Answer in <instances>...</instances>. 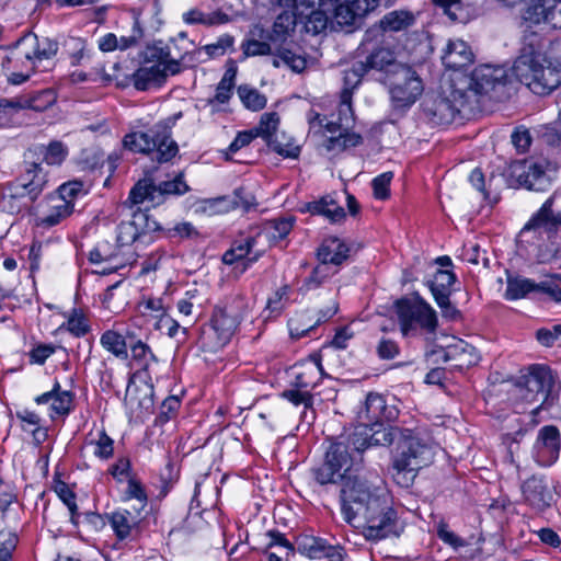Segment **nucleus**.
Here are the masks:
<instances>
[{
	"instance_id": "1",
	"label": "nucleus",
	"mask_w": 561,
	"mask_h": 561,
	"mask_svg": "<svg viewBox=\"0 0 561 561\" xmlns=\"http://www.w3.org/2000/svg\"><path fill=\"white\" fill-rule=\"evenodd\" d=\"M344 519L363 528L369 539H382L393 534L396 513L359 476L347 474L341 488Z\"/></svg>"
},
{
	"instance_id": "2",
	"label": "nucleus",
	"mask_w": 561,
	"mask_h": 561,
	"mask_svg": "<svg viewBox=\"0 0 561 561\" xmlns=\"http://www.w3.org/2000/svg\"><path fill=\"white\" fill-rule=\"evenodd\" d=\"M550 43L536 31L526 27L513 73L534 94L545 96L561 84V62L549 55Z\"/></svg>"
},
{
	"instance_id": "3",
	"label": "nucleus",
	"mask_w": 561,
	"mask_h": 561,
	"mask_svg": "<svg viewBox=\"0 0 561 561\" xmlns=\"http://www.w3.org/2000/svg\"><path fill=\"white\" fill-rule=\"evenodd\" d=\"M57 51V42L47 37L41 39L32 32L24 34L9 47L8 55L2 60V68L8 72V81L21 84L37 71H48Z\"/></svg>"
},
{
	"instance_id": "4",
	"label": "nucleus",
	"mask_w": 561,
	"mask_h": 561,
	"mask_svg": "<svg viewBox=\"0 0 561 561\" xmlns=\"http://www.w3.org/2000/svg\"><path fill=\"white\" fill-rule=\"evenodd\" d=\"M508 76L503 67L482 65L470 73L459 72L454 76L456 92L463 98L469 110H473L483 96L502 101L507 96Z\"/></svg>"
},
{
	"instance_id": "5",
	"label": "nucleus",
	"mask_w": 561,
	"mask_h": 561,
	"mask_svg": "<svg viewBox=\"0 0 561 561\" xmlns=\"http://www.w3.org/2000/svg\"><path fill=\"white\" fill-rule=\"evenodd\" d=\"M433 459L434 449L431 444L410 430L400 432L392 463L394 482L402 488L411 486L419 470L431 465Z\"/></svg>"
},
{
	"instance_id": "6",
	"label": "nucleus",
	"mask_w": 561,
	"mask_h": 561,
	"mask_svg": "<svg viewBox=\"0 0 561 561\" xmlns=\"http://www.w3.org/2000/svg\"><path fill=\"white\" fill-rule=\"evenodd\" d=\"M277 1L283 11L277 14L272 31L268 34V39L275 45V51H277L283 65L289 67L295 72H300L306 68V59L286 48L285 43L295 30L298 18L305 15L306 11L312 7V2L309 0Z\"/></svg>"
},
{
	"instance_id": "7",
	"label": "nucleus",
	"mask_w": 561,
	"mask_h": 561,
	"mask_svg": "<svg viewBox=\"0 0 561 561\" xmlns=\"http://www.w3.org/2000/svg\"><path fill=\"white\" fill-rule=\"evenodd\" d=\"M394 309L403 336L435 334L438 327L436 312L419 294L396 300Z\"/></svg>"
},
{
	"instance_id": "8",
	"label": "nucleus",
	"mask_w": 561,
	"mask_h": 561,
	"mask_svg": "<svg viewBox=\"0 0 561 561\" xmlns=\"http://www.w3.org/2000/svg\"><path fill=\"white\" fill-rule=\"evenodd\" d=\"M460 96L454 87L453 77L449 79L448 87L442 92L425 95L421 104L422 114L434 126L450 124L460 108L468 107L466 100Z\"/></svg>"
},
{
	"instance_id": "9",
	"label": "nucleus",
	"mask_w": 561,
	"mask_h": 561,
	"mask_svg": "<svg viewBox=\"0 0 561 561\" xmlns=\"http://www.w3.org/2000/svg\"><path fill=\"white\" fill-rule=\"evenodd\" d=\"M385 83L389 87L392 104L397 108L410 107L423 92L422 80L407 64Z\"/></svg>"
},
{
	"instance_id": "10",
	"label": "nucleus",
	"mask_w": 561,
	"mask_h": 561,
	"mask_svg": "<svg viewBox=\"0 0 561 561\" xmlns=\"http://www.w3.org/2000/svg\"><path fill=\"white\" fill-rule=\"evenodd\" d=\"M240 323V314L233 307H217L208 331L203 332V346L217 351L226 345Z\"/></svg>"
},
{
	"instance_id": "11",
	"label": "nucleus",
	"mask_w": 561,
	"mask_h": 561,
	"mask_svg": "<svg viewBox=\"0 0 561 561\" xmlns=\"http://www.w3.org/2000/svg\"><path fill=\"white\" fill-rule=\"evenodd\" d=\"M352 459L343 443L331 444L321 466L313 468L314 479L320 484L343 482L350 472Z\"/></svg>"
},
{
	"instance_id": "12",
	"label": "nucleus",
	"mask_w": 561,
	"mask_h": 561,
	"mask_svg": "<svg viewBox=\"0 0 561 561\" xmlns=\"http://www.w3.org/2000/svg\"><path fill=\"white\" fill-rule=\"evenodd\" d=\"M557 164L546 159L524 161L514 167L513 173L520 185L529 191L545 192L551 187Z\"/></svg>"
},
{
	"instance_id": "13",
	"label": "nucleus",
	"mask_w": 561,
	"mask_h": 561,
	"mask_svg": "<svg viewBox=\"0 0 561 561\" xmlns=\"http://www.w3.org/2000/svg\"><path fill=\"white\" fill-rule=\"evenodd\" d=\"M553 387L551 370L545 366H535L526 376L523 398L529 403H539L536 411L545 404H551L549 401L552 400Z\"/></svg>"
},
{
	"instance_id": "14",
	"label": "nucleus",
	"mask_w": 561,
	"mask_h": 561,
	"mask_svg": "<svg viewBox=\"0 0 561 561\" xmlns=\"http://www.w3.org/2000/svg\"><path fill=\"white\" fill-rule=\"evenodd\" d=\"M25 165L24 173L10 184L15 191H19V195L25 196L31 207L47 184V173L44 172L39 162L25 161Z\"/></svg>"
},
{
	"instance_id": "15",
	"label": "nucleus",
	"mask_w": 561,
	"mask_h": 561,
	"mask_svg": "<svg viewBox=\"0 0 561 561\" xmlns=\"http://www.w3.org/2000/svg\"><path fill=\"white\" fill-rule=\"evenodd\" d=\"M529 293H541L550 297L553 301H561V288L552 282L535 283L531 279L523 277H508L505 290V298L516 300L526 297Z\"/></svg>"
},
{
	"instance_id": "16",
	"label": "nucleus",
	"mask_w": 561,
	"mask_h": 561,
	"mask_svg": "<svg viewBox=\"0 0 561 561\" xmlns=\"http://www.w3.org/2000/svg\"><path fill=\"white\" fill-rule=\"evenodd\" d=\"M400 432H404V430L389 425L386 426L383 422L371 424L368 427L364 425L362 431L354 434V437L363 436L362 442L358 438H354L353 445L358 451L371 446H389L394 439L398 440L400 438Z\"/></svg>"
},
{
	"instance_id": "17",
	"label": "nucleus",
	"mask_w": 561,
	"mask_h": 561,
	"mask_svg": "<svg viewBox=\"0 0 561 561\" xmlns=\"http://www.w3.org/2000/svg\"><path fill=\"white\" fill-rule=\"evenodd\" d=\"M398 415L394 407H388L382 396L378 393H369L366 398L364 407L358 412V417L368 427L371 424L381 422H390Z\"/></svg>"
},
{
	"instance_id": "18",
	"label": "nucleus",
	"mask_w": 561,
	"mask_h": 561,
	"mask_svg": "<svg viewBox=\"0 0 561 561\" xmlns=\"http://www.w3.org/2000/svg\"><path fill=\"white\" fill-rule=\"evenodd\" d=\"M141 512V507L131 506L108 515L111 526L118 539L133 538L139 533Z\"/></svg>"
},
{
	"instance_id": "19",
	"label": "nucleus",
	"mask_w": 561,
	"mask_h": 561,
	"mask_svg": "<svg viewBox=\"0 0 561 561\" xmlns=\"http://www.w3.org/2000/svg\"><path fill=\"white\" fill-rule=\"evenodd\" d=\"M474 55L462 39L449 41L442 55L443 65L451 70L450 79L473 62Z\"/></svg>"
},
{
	"instance_id": "20",
	"label": "nucleus",
	"mask_w": 561,
	"mask_h": 561,
	"mask_svg": "<svg viewBox=\"0 0 561 561\" xmlns=\"http://www.w3.org/2000/svg\"><path fill=\"white\" fill-rule=\"evenodd\" d=\"M180 71L179 61H171L161 68V65L144 66L134 75V85L137 90L145 91L151 85H160L169 75H176Z\"/></svg>"
},
{
	"instance_id": "21",
	"label": "nucleus",
	"mask_w": 561,
	"mask_h": 561,
	"mask_svg": "<svg viewBox=\"0 0 561 561\" xmlns=\"http://www.w3.org/2000/svg\"><path fill=\"white\" fill-rule=\"evenodd\" d=\"M537 461L541 466L552 465L559 457L560 434L556 426H543L535 444Z\"/></svg>"
},
{
	"instance_id": "22",
	"label": "nucleus",
	"mask_w": 561,
	"mask_h": 561,
	"mask_svg": "<svg viewBox=\"0 0 561 561\" xmlns=\"http://www.w3.org/2000/svg\"><path fill=\"white\" fill-rule=\"evenodd\" d=\"M362 64L364 65L367 73L373 70L382 73L383 82L405 65L398 61L394 53L386 47H377L373 49L366 56L365 60H362Z\"/></svg>"
},
{
	"instance_id": "23",
	"label": "nucleus",
	"mask_w": 561,
	"mask_h": 561,
	"mask_svg": "<svg viewBox=\"0 0 561 561\" xmlns=\"http://www.w3.org/2000/svg\"><path fill=\"white\" fill-rule=\"evenodd\" d=\"M525 501L538 511L551 506L554 501V494L543 478L533 476L522 485Z\"/></svg>"
},
{
	"instance_id": "24",
	"label": "nucleus",
	"mask_w": 561,
	"mask_h": 561,
	"mask_svg": "<svg viewBox=\"0 0 561 561\" xmlns=\"http://www.w3.org/2000/svg\"><path fill=\"white\" fill-rule=\"evenodd\" d=\"M176 117L178 115L174 118H168L156 124V126L164 128V130L159 131V137H153L154 145L151 150L152 160H157L159 163L169 162L179 152V146L171 137V129Z\"/></svg>"
},
{
	"instance_id": "25",
	"label": "nucleus",
	"mask_w": 561,
	"mask_h": 561,
	"mask_svg": "<svg viewBox=\"0 0 561 561\" xmlns=\"http://www.w3.org/2000/svg\"><path fill=\"white\" fill-rule=\"evenodd\" d=\"M367 73L362 60L355 61L350 69L344 71L343 82L344 87L341 92V102L339 113H352V93L355 88L360 83L363 77Z\"/></svg>"
},
{
	"instance_id": "26",
	"label": "nucleus",
	"mask_w": 561,
	"mask_h": 561,
	"mask_svg": "<svg viewBox=\"0 0 561 561\" xmlns=\"http://www.w3.org/2000/svg\"><path fill=\"white\" fill-rule=\"evenodd\" d=\"M255 244V239L252 237L245 238L243 241L236 242L222 256V262L227 265H232L238 261H243L241 272H244L248 266L256 262L263 254V251H256L251 255Z\"/></svg>"
},
{
	"instance_id": "27",
	"label": "nucleus",
	"mask_w": 561,
	"mask_h": 561,
	"mask_svg": "<svg viewBox=\"0 0 561 561\" xmlns=\"http://www.w3.org/2000/svg\"><path fill=\"white\" fill-rule=\"evenodd\" d=\"M160 130L164 128L154 124L147 131L127 134L123 139V147L131 152L149 154L153 149V137H159Z\"/></svg>"
},
{
	"instance_id": "28",
	"label": "nucleus",
	"mask_w": 561,
	"mask_h": 561,
	"mask_svg": "<svg viewBox=\"0 0 561 561\" xmlns=\"http://www.w3.org/2000/svg\"><path fill=\"white\" fill-rule=\"evenodd\" d=\"M350 249L337 238H328L318 250L317 256L322 264H342L348 256Z\"/></svg>"
},
{
	"instance_id": "29",
	"label": "nucleus",
	"mask_w": 561,
	"mask_h": 561,
	"mask_svg": "<svg viewBox=\"0 0 561 561\" xmlns=\"http://www.w3.org/2000/svg\"><path fill=\"white\" fill-rule=\"evenodd\" d=\"M312 2V7L306 11L305 15L298 18V22L304 23L306 32L317 35L324 31L328 26V23H332L331 13L319 8L313 9L314 0H309Z\"/></svg>"
},
{
	"instance_id": "30",
	"label": "nucleus",
	"mask_w": 561,
	"mask_h": 561,
	"mask_svg": "<svg viewBox=\"0 0 561 561\" xmlns=\"http://www.w3.org/2000/svg\"><path fill=\"white\" fill-rule=\"evenodd\" d=\"M183 21L187 24H202L205 26H213L227 23L229 21L228 14L220 10L211 12H203L194 8L183 13Z\"/></svg>"
},
{
	"instance_id": "31",
	"label": "nucleus",
	"mask_w": 561,
	"mask_h": 561,
	"mask_svg": "<svg viewBox=\"0 0 561 561\" xmlns=\"http://www.w3.org/2000/svg\"><path fill=\"white\" fill-rule=\"evenodd\" d=\"M0 208L9 214H20L30 209V204L25 196L19 195V191H15L10 183L2 187Z\"/></svg>"
},
{
	"instance_id": "32",
	"label": "nucleus",
	"mask_w": 561,
	"mask_h": 561,
	"mask_svg": "<svg viewBox=\"0 0 561 561\" xmlns=\"http://www.w3.org/2000/svg\"><path fill=\"white\" fill-rule=\"evenodd\" d=\"M297 549L301 554L307 556L310 559H319L332 556L331 551L333 550V547L327 546L321 539L304 536L298 539Z\"/></svg>"
},
{
	"instance_id": "33",
	"label": "nucleus",
	"mask_w": 561,
	"mask_h": 561,
	"mask_svg": "<svg viewBox=\"0 0 561 561\" xmlns=\"http://www.w3.org/2000/svg\"><path fill=\"white\" fill-rule=\"evenodd\" d=\"M307 208L312 214L325 216L332 222H339L345 218L344 208L339 206L329 196L321 198L319 202L308 204Z\"/></svg>"
},
{
	"instance_id": "34",
	"label": "nucleus",
	"mask_w": 561,
	"mask_h": 561,
	"mask_svg": "<svg viewBox=\"0 0 561 561\" xmlns=\"http://www.w3.org/2000/svg\"><path fill=\"white\" fill-rule=\"evenodd\" d=\"M215 202L218 204H226L220 208L222 211L236 208H242L244 211H249L255 205L254 197L243 188H237L232 196H222L217 198Z\"/></svg>"
},
{
	"instance_id": "35",
	"label": "nucleus",
	"mask_w": 561,
	"mask_h": 561,
	"mask_svg": "<svg viewBox=\"0 0 561 561\" xmlns=\"http://www.w3.org/2000/svg\"><path fill=\"white\" fill-rule=\"evenodd\" d=\"M413 21V15L407 11H392L379 21V27L383 32H398L410 26Z\"/></svg>"
},
{
	"instance_id": "36",
	"label": "nucleus",
	"mask_w": 561,
	"mask_h": 561,
	"mask_svg": "<svg viewBox=\"0 0 561 561\" xmlns=\"http://www.w3.org/2000/svg\"><path fill=\"white\" fill-rule=\"evenodd\" d=\"M33 150H28L32 153ZM34 152L42 154L44 161L49 165L60 164L68 154L67 147L58 140L51 141L47 147L37 146L34 148Z\"/></svg>"
},
{
	"instance_id": "37",
	"label": "nucleus",
	"mask_w": 561,
	"mask_h": 561,
	"mask_svg": "<svg viewBox=\"0 0 561 561\" xmlns=\"http://www.w3.org/2000/svg\"><path fill=\"white\" fill-rule=\"evenodd\" d=\"M457 357H462V358H460L459 366H462V365L470 366V365L476 364L478 360V354H477L476 347H473L472 345H469L467 343H463V342H460L458 344L449 346L444 352L445 362H448L450 359H456Z\"/></svg>"
},
{
	"instance_id": "38",
	"label": "nucleus",
	"mask_w": 561,
	"mask_h": 561,
	"mask_svg": "<svg viewBox=\"0 0 561 561\" xmlns=\"http://www.w3.org/2000/svg\"><path fill=\"white\" fill-rule=\"evenodd\" d=\"M456 276L447 270H437L433 279L428 280V287L434 298L440 295H450V287L455 283Z\"/></svg>"
},
{
	"instance_id": "39",
	"label": "nucleus",
	"mask_w": 561,
	"mask_h": 561,
	"mask_svg": "<svg viewBox=\"0 0 561 561\" xmlns=\"http://www.w3.org/2000/svg\"><path fill=\"white\" fill-rule=\"evenodd\" d=\"M266 144L272 150L285 158H297L300 152L299 146L294 145L293 139L284 133L275 134Z\"/></svg>"
},
{
	"instance_id": "40",
	"label": "nucleus",
	"mask_w": 561,
	"mask_h": 561,
	"mask_svg": "<svg viewBox=\"0 0 561 561\" xmlns=\"http://www.w3.org/2000/svg\"><path fill=\"white\" fill-rule=\"evenodd\" d=\"M156 184L151 179H144L131 188L129 201L131 204H140L145 201L157 203Z\"/></svg>"
},
{
	"instance_id": "41",
	"label": "nucleus",
	"mask_w": 561,
	"mask_h": 561,
	"mask_svg": "<svg viewBox=\"0 0 561 561\" xmlns=\"http://www.w3.org/2000/svg\"><path fill=\"white\" fill-rule=\"evenodd\" d=\"M102 346L116 357L126 359L128 357L127 345L123 335L115 331H105L101 336Z\"/></svg>"
},
{
	"instance_id": "42",
	"label": "nucleus",
	"mask_w": 561,
	"mask_h": 561,
	"mask_svg": "<svg viewBox=\"0 0 561 561\" xmlns=\"http://www.w3.org/2000/svg\"><path fill=\"white\" fill-rule=\"evenodd\" d=\"M243 53L245 56H261L272 54L274 58L272 64L274 67L278 68L283 61L275 51V45L272 42H260L256 39H249L245 44H243Z\"/></svg>"
},
{
	"instance_id": "43",
	"label": "nucleus",
	"mask_w": 561,
	"mask_h": 561,
	"mask_svg": "<svg viewBox=\"0 0 561 561\" xmlns=\"http://www.w3.org/2000/svg\"><path fill=\"white\" fill-rule=\"evenodd\" d=\"M237 92L241 102L248 110L256 112L264 108L266 105L267 101L265 95L248 84L240 85Z\"/></svg>"
},
{
	"instance_id": "44",
	"label": "nucleus",
	"mask_w": 561,
	"mask_h": 561,
	"mask_svg": "<svg viewBox=\"0 0 561 561\" xmlns=\"http://www.w3.org/2000/svg\"><path fill=\"white\" fill-rule=\"evenodd\" d=\"M157 204H159L165 195H182L190 191V186L183 180V173L180 172L173 180L161 182L156 185Z\"/></svg>"
},
{
	"instance_id": "45",
	"label": "nucleus",
	"mask_w": 561,
	"mask_h": 561,
	"mask_svg": "<svg viewBox=\"0 0 561 561\" xmlns=\"http://www.w3.org/2000/svg\"><path fill=\"white\" fill-rule=\"evenodd\" d=\"M279 124V116L276 112L264 113L261 116L260 123L252 130L256 137L263 138L266 142L274 137L275 134H278L277 127Z\"/></svg>"
},
{
	"instance_id": "46",
	"label": "nucleus",
	"mask_w": 561,
	"mask_h": 561,
	"mask_svg": "<svg viewBox=\"0 0 561 561\" xmlns=\"http://www.w3.org/2000/svg\"><path fill=\"white\" fill-rule=\"evenodd\" d=\"M332 23H336L339 26H358L360 20L355 15L354 10L347 0L340 2L337 7L331 12Z\"/></svg>"
},
{
	"instance_id": "47",
	"label": "nucleus",
	"mask_w": 561,
	"mask_h": 561,
	"mask_svg": "<svg viewBox=\"0 0 561 561\" xmlns=\"http://www.w3.org/2000/svg\"><path fill=\"white\" fill-rule=\"evenodd\" d=\"M266 536L270 538L266 545V553L277 552L284 558H287L290 553H294V546L284 537V535L277 530L267 531Z\"/></svg>"
},
{
	"instance_id": "48",
	"label": "nucleus",
	"mask_w": 561,
	"mask_h": 561,
	"mask_svg": "<svg viewBox=\"0 0 561 561\" xmlns=\"http://www.w3.org/2000/svg\"><path fill=\"white\" fill-rule=\"evenodd\" d=\"M552 198H548L542 207L539 209V211L531 218V220L524 227L525 230H529L542 225L551 224L553 227H558L559 224H557L556 217L557 215L553 214L551 206H552Z\"/></svg>"
},
{
	"instance_id": "49",
	"label": "nucleus",
	"mask_w": 561,
	"mask_h": 561,
	"mask_svg": "<svg viewBox=\"0 0 561 561\" xmlns=\"http://www.w3.org/2000/svg\"><path fill=\"white\" fill-rule=\"evenodd\" d=\"M145 59L147 62H153L152 65H161V68L171 61H178L176 59L170 57L169 47L163 46L162 43L147 47Z\"/></svg>"
},
{
	"instance_id": "50",
	"label": "nucleus",
	"mask_w": 561,
	"mask_h": 561,
	"mask_svg": "<svg viewBox=\"0 0 561 561\" xmlns=\"http://www.w3.org/2000/svg\"><path fill=\"white\" fill-rule=\"evenodd\" d=\"M72 208L73 206L70 202H61L59 205L54 207L51 214L42 217L37 225L44 227L56 226L72 213Z\"/></svg>"
},
{
	"instance_id": "51",
	"label": "nucleus",
	"mask_w": 561,
	"mask_h": 561,
	"mask_svg": "<svg viewBox=\"0 0 561 561\" xmlns=\"http://www.w3.org/2000/svg\"><path fill=\"white\" fill-rule=\"evenodd\" d=\"M546 0H531L526 7L523 19L529 24H540L546 22L547 11L543 9Z\"/></svg>"
},
{
	"instance_id": "52",
	"label": "nucleus",
	"mask_w": 561,
	"mask_h": 561,
	"mask_svg": "<svg viewBox=\"0 0 561 561\" xmlns=\"http://www.w3.org/2000/svg\"><path fill=\"white\" fill-rule=\"evenodd\" d=\"M138 238V228L133 221H123L117 227L116 242L118 247L131 244Z\"/></svg>"
},
{
	"instance_id": "53",
	"label": "nucleus",
	"mask_w": 561,
	"mask_h": 561,
	"mask_svg": "<svg viewBox=\"0 0 561 561\" xmlns=\"http://www.w3.org/2000/svg\"><path fill=\"white\" fill-rule=\"evenodd\" d=\"M542 5L547 11L545 24L561 28V0H546Z\"/></svg>"
},
{
	"instance_id": "54",
	"label": "nucleus",
	"mask_w": 561,
	"mask_h": 561,
	"mask_svg": "<svg viewBox=\"0 0 561 561\" xmlns=\"http://www.w3.org/2000/svg\"><path fill=\"white\" fill-rule=\"evenodd\" d=\"M18 545V536L12 533H0V561H12V553Z\"/></svg>"
},
{
	"instance_id": "55",
	"label": "nucleus",
	"mask_w": 561,
	"mask_h": 561,
	"mask_svg": "<svg viewBox=\"0 0 561 561\" xmlns=\"http://www.w3.org/2000/svg\"><path fill=\"white\" fill-rule=\"evenodd\" d=\"M392 178V172H385L373 180L374 196L377 199H387L389 197V185Z\"/></svg>"
},
{
	"instance_id": "56",
	"label": "nucleus",
	"mask_w": 561,
	"mask_h": 561,
	"mask_svg": "<svg viewBox=\"0 0 561 561\" xmlns=\"http://www.w3.org/2000/svg\"><path fill=\"white\" fill-rule=\"evenodd\" d=\"M537 341L543 346H552L557 342L561 344V324H556L550 329H539L536 332Z\"/></svg>"
},
{
	"instance_id": "57",
	"label": "nucleus",
	"mask_w": 561,
	"mask_h": 561,
	"mask_svg": "<svg viewBox=\"0 0 561 561\" xmlns=\"http://www.w3.org/2000/svg\"><path fill=\"white\" fill-rule=\"evenodd\" d=\"M72 403V393L70 391L56 392L53 398L51 409L59 415H66L69 413Z\"/></svg>"
},
{
	"instance_id": "58",
	"label": "nucleus",
	"mask_w": 561,
	"mask_h": 561,
	"mask_svg": "<svg viewBox=\"0 0 561 561\" xmlns=\"http://www.w3.org/2000/svg\"><path fill=\"white\" fill-rule=\"evenodd\" d=\"M113 439L104 431L100 432L95 442L94 455L102 459L110 458L113 455Z\"/></svg>"
},
{
	"instance_id": "59",
	"label": "nucleus",
	"mask_w": 561,
	"mask_h": 561,
	"mask_svg": "<svg viewBox=\"0 0 561 561\" xmlns=\"http://www.w3.org/2000/svg\"><path fill=\"white\" fill-rule=\"evenodd\" d=\"M233 44V37L225 34L220 36L216 43L205 46V50L209 57H218L226 53V50Z\"/></svg>"
},
{
	"instance_id": "60",
	"label": "nucleus",
	"mask_w": 561,
	"mask_h": 561,
	"mask_svg": "<svg viewBox=\"0 0 561 561\" xmlns=\"http://www.w3.org/2000/svg\"><path fill=\"white\" fill-rule=\"evenodd\" d=\"M67 328L73 335L78 337L85 335L89 331L87 319L76 310L73 311V314L68 319Z\"/></svg>"
},
{
	"instance_id": "61",
	"label": "nucleus",
	"mask_w": 561,
	"mask_h": 561,
	"mask_svg": "<svg viewBox=\"0 0 561 561\" xmlns=\"http://www.w3.org/2000/svg\"><path fill=\"white\" fill-rule=\"evenodd\" d=\"M294 225V218H278L270 221V227L273 229L272 237L283 239L291 230Z\"/></svg>"
},
{
	"instance_id": "62",
	"label": "nucleus",
	"mask_w": 561,
	"mask_h": 561,
	"mask_svg": "<svg viewBox=\"0 0 561 561\" xmlns=\"http://www.w3.org/2000/svg\"><path fill=\"white\" fill-rule=\"evenodd\" d=\"M126 494L129 500L137 501V505H135L136 507H141V511L145 508L147 504V496L141 484L138 481L134 479H130L128 481Z\"/></svg>"
},
{
	"instance_id": "63",
	"label": "nucleus",
	"mask_w": 561,
	"mask_h": 561,
	"mask_svg": "<svg viewBox=\"0 0 561 561\" xmlns=\"http://www.w3.org/2000/svg\"><path fill=\"white\" fill-rule=\"evenodd\" d=\"M377 354L381 359H393L399 354L398 344L389 339H381L377 345Z\"/></svg>"
},
{
	"instance_id": "64",
	"label": "nucleus",
	"mask_w": 561,
	"mask_h": 561,
	"mask_svg": "<svg viewBox=\"0 0 561 561\" xmlns=\"http://www.w3.org/2000/svg\"><path fill=\"white\" fill-rule=\"evenodd\" d=\"M33 100L28 98H13V99H1L0 100V108H3L5 112H16L23 108L34 107Z\"/></svg>"
}]
</instances>
